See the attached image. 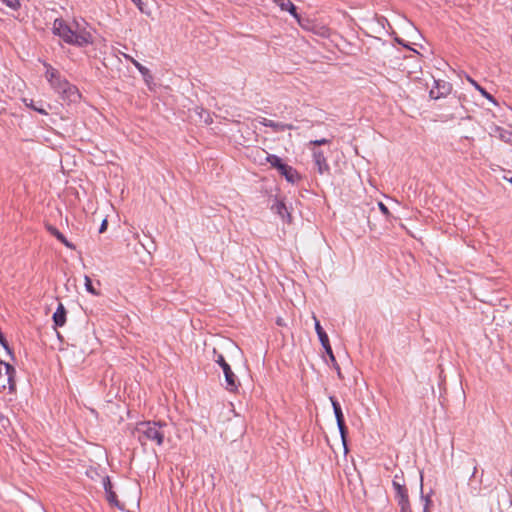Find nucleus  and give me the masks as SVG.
Wrapping results in <instances>:
<instances>
[{
    "instance_id": "nucleus-1",
    "label": "nucleus",
    "mask_w": 512,
    "mask_h": 512,
    "mask_svg": "<svg viewBox=\"0 0 512 512\" xmlns=\"http://www.w3.org/2000/svg\"><path fill=\"white\" fill-rule=\"evenodd\" d=\"M45 78L51 88L60 95L63 101L76 103L80 100L81 94L78 88L71 84L61 73L50 64L44 63Z\"/></svg>"
},
{
    "instance_id": "nucleus-2",
    "label": "nucleus",
    "mask_w": 512,
    "mask_h": 512,
    "mask_svg": "<svg viewBox=\"0 0 512 512\" xmlns=\"http://www.w3.org/2000/svg\"><path fill=\"white\" fill-rule=\"evenodd\" d=\"M53 33L62 38L66 43L79 47L93 42L92 35L88 30L80 28L78 23H76V29L74 30L63 19L54 20Z\"/></svg>"
},
{
    "instance_id": "nucleus-3",
    "label": "nucleus",
    "mask_w": 512,
    "mask_h": 512,
    "mask_svg": "<svg viewBox=\"0 0 512 512\" xmlns=\"http://www.w3.org/2000/svg\"><path fill=\"white\" fill-rule=\"evenodd\" d=\"M166 427L167 424L162 422H141L136 425L134 435L143 446L147 444L161 446L164 441V429Z\"/></svg>"
},
{
    "instance_id": "nucleus-4",
    "label": "nucleus",
    "mask_w": 512,
    "mask_h": 512,
    "mask_svg": "<svg viewBox=\"0 0 512 512\" xmlns=\"http://www.w3.org/2000/svg\"><path fill=\"white\" fill-rule=\"evenodd\" d=\"M214 358L213 360L222 368L224 376H225V389L229 392L238 391V387L240 382L237 376L232 371L230 365L226 362L224 356L220 353H217V350L213 349Z\"/></svg>"
},
{
    "instance_id": "nucleus-5",
    "label": "nucleus",
    "mask_w": 512,
    "mask_h": 512,
    "mask_svg": "<svg viewBox=\"0 0 512 512\" xmlns=\"http://www.w3.org/2000/svg\"><path fill=\"white\" fill-rule=\"evenodd\" d=\"M15 368L0 360V391H3L5 389H9L10 391H13L15 389Z\"/></svg>"
},
{
    "instance_id": "nucleus-6",
    "label": "nucleus",
    "mask_w": 512,
    "mask_h": 512,
    "mask_svg": "<svg viewBox=\"0 0 512 512\" xmlns=\"http://www.w3.org/2000/svg\"><path fill=\"white\" fill-rule=\"evenodd\" d=\"M392 484L396 491V496L398 500V505L400 506V510L405 512V509L410 507L407 490L404 484L400 482L398 475L394 476Z\"/></svg>"
},
{
    "instance_id": "nucleus-7",
    "label": "nucleus",
    "mask_w": 512,
    "mask_h": 512,
    "mask_svg": "<svg viewBox=\"0 0 512 512\" xmlns=\"http://www.w3.org/2000/svg\"><path fill=\"white\" fill-rule=\"evenodd\" d=\"M310 151L312 153L313 162L317 168V172L320 175L326 174L330 172V166L328 161L320 149L317 147H310Z\"/></svg>"
},
{
    "instance_id": "nucleus-8",
    "label": "nucleus",
    "mask_w": 512,
    "mask_h": 512,
    "mask_svg": "<svg viewBox=\"0 0 512 512\" xmlns=\"http://www.w3.org/2000/svg\"><path fill=\"white\" fill-rule=\"evenodd\" d=\"M313 320H314V323H315V330H316V333L319 337V340L323 346V348L325 349V352L327 353V355L329 356V359L331 362H335V356L333 354V351H332V348L330 346V342H329V338H328V335L326 334V332L323 330L322 326L320 325V322L319 320L317 319V317L315 316V314H313Z\"/></svg>"
},
{
    "instance_id": "nucleus-9",
    "label": "nucleus",
    "mask_w": 512,
    "mask_h": 512,
    "mask_svg": "<svg viewBox=\"0 0 512 512\" xmlns=\"http://www.w3.org/2000/svg\"><path fill=\"white\" fill-rule=\"evenodd\" d=\"M434 86L430 89L429 96L432 99L445 97L451 91V85L444 80H434Z\"/></svg>"
},
{
    "instance_id": "nucleus-10",
    "label": "nucleus",
    "mask_w": 512,
    "mask_h": 512,
    "mask_svg": "<svg viewBox=\"0 0 512 512\" xmlns=\"http://www.w3.org/2000/svg\"><path fill=\"white\" fill-rule=\"evenodd\" d=\"M257 120L261 125L271 128L273 130V132H276V133L282 132L285 130H292L295 128L294 125H292V124L275 122V121L267 119L265 117H259Z\"/></svg>"
},
{
    "instance_id": "nucleus-11",
    "label": "nucleus",
    "mask_w": 512,
    "mask_h": 512,
    "mask_svg": "<svg viewBox=\"0 0 512 512\" xmlns=\"http://www.w3.org/2000/svg\"><path fill=\"white\" fill-rule=\"evenodd\" d=\"M269 153L260 147H254L250 150L249 158L257 165L263 166L269 160Z\"/></svg>"
},
{
    "instance_id": "nucleus-12",
    "label": "nucleus",
    "mask_w": 512,
    "mask_h": 512,
    "mask_svg": "<svg viewBox=\"0 0 512 512\" xmlns=\"http://www.w3.org/2000/svg\"><path fill=\"white\" fill-rule=\"evenodd\" d=\"M278 172L287 180V182L292 184L297 183L301 179V176L297 170L287 164H284L283 167L278 170Z\"/></svg>"
},
{
    "instance_id": "nucleus-13",
    "label": "nucleus",
    "mask_w": 512,
    "mask_h": 512,
    "mask_svg": "<svg viewBox=\"0 0 512 512\" xmlns=\"http://www.w3.org/2000/svg\"><path fill=\"white\" fill-rule=\"evenodd\" d=\"M46 229L48 232L55 236L61 243H63L67 248L74 250L75 246L67 238L54 226L47 224Z\"/></svg>"
},
{
    "instance_id": "nucleus-14",
    "label": "nucleus",
    "mask_w": 512,
    "mask_h": 512,
    "mask_svg": "<svg viewBox=\"0 0 512 512\" xmlns=\"http://www.w3.org/2000/svg\"><path fill=\"white\" fill-rule=\"evenodd\" d=\"M54 324L62 327L66 322V309L62 303L58 304L56 311L53 314Z\"/></svg>"
},
{
    "instance_id": "nucleus-15",
    "label": "nucleus",
    "mask_w": 512,
    "mask_h": 512,
    "mask_svg": "<svg viewBox=\"0 0 512 512\" xmlns=\"http://www.w3.org/2000/svg\"><path fill=\"white\" fill-rule=\"evenodd\" d=\"M133 65L137 68V70L141 73V75L143 76L144 78V81L145 83L150 86V84L152 83L153 81V77L149 71L148 68H146L145 66H143L140 62L138 61H133Z\"/></svg>"
},
{
    "instance_id": "nucleus-16",
    "label": "nucleus",
    "mask_w": 512,
    "mask_h": 512,
    "mask_svg": "<svg viewBox=\"0 0 512 512\" xmlns=\"http://www.w3.org/2000/svg\"><path fill=\"white\" fill-rule=\"evenodd\" d=\"M275 3L282 11H288L294 17H297L296 7L290 0H275Z\"/></svg>"
},
{
    "instance_id": "nucleus-17",
    "label": "nucleus",
    "mask_w": 512,
    "mask_h": 512,
    "mask_svg": "<svg viewBox=\"0 0 512 512\" xmlns=\"http://www.w3.org/2000/svg\"><path fill=\"white\" fill-rule=\"evenodd\" d=\"M272 209L282 218H288L290 220V213L286 205L282 201H276V203L272 206Z\"/></svg>"
},
{
    "instance_id": "nucleus-18",
    "label": "nucleus",
    "mask_w": 512,
    "mask_h": 512,
    "mask_svg": "<svg viewBox=\"0 0 512 512\" xmlns=\"http://www.w3.org/2000/svg\"><path fill=\"white\" fill-rule=\"evenodd\" d=\"M330 401L332 403V407L334 410L335 418L337 421V424H342V421H344V416L340 407V404L334 397H330Z\"/></svg>"
},
{
    "instance_id": "nucleus-19",
    "label": "nucleus",
    "mask_w": 512,
    "mask_h": 512,
    "mask_svg": "<svg viewBox=\"0 0 512 512\" xmlns=\"http://www.w3.org/2000/svg\"><path fill=\"white\" fill-rule=\"evenodd\" d=\"M467 80L469 81V83H471V85L475 87L476 90H478L481 93V95H483L486 99L496 104V101L493 98V96L490 93H488L483 87H481L474 79H472L471 77H467Z\"/></svg>"
},
{
    "instance_id": "nucleus-20",
    "label": "nucleus",
    "mask_w": 512,
    "mask_h": 512,
    "mask_svg": "<svg viewBox=\"0 0 512 512\" xmlns=\"http://www.w3.org/2000/svg\"><path fill=\"white\" fill-rule=\"evenodd\" d=\"M270 164V166L277 171L280 170L285 163H283L282 159L278 157L277 155L270 154L269 160H267V164Z\"/></svg>"
},
{
    "instance_id": "nucleus-21",
    "label": "nucleus",
    "mask_w": 512,
    "mask_h": 512,
    "mask_svg": "<svg viewBox=\"0 0 512 512\" xmlns=\"http://www.w3.org/2000/svg\"><path fill=\"white\" fill-rule=\"evenodd\" d=\"M495 132H498V137L505 142H512V132L503 130L499 127H496Z\"/></svg>"
},
{
    "instance_id": "nucleus-22",
    "label": "nucleus",
    "mask_w": 512,
    "mask_h": 512,
    "mask_svg": "<svg viewBox=\"0 0 512 512\" xmlns=\"http://www.w3.org/2000/svg\"><path fill=\"white\" fill-rule=\"evenodd\" d=\"M84 282H85V288L89 293H91L92 295H95V296L100 295V292L94 288L89 276H87V275L84 276Z\"/></svg>"
},
{
    "instance_id": "nucleus-23",
    "label": "nucleus",
    "mask_w": 512,
    "mask_h": 512,
    "mask_svg": "<svg viewBox=\"0 0 512 512\" xmlns=\"http://www.w3.org/2000/svg\"><path fill=\"white\" fill-rule=\"evenodd\" d=\"M106 497H107V500L108 502L113 505V506H116L118 507L119 509H123V507L120 505V503L118 502L117 500V496L115 494L114 491L112 490H108V493H106Z\"/></svg>"
},
{
    "instance_id": "nucleus-24",
    "label": "nucleus",
    "mask_w": 512,
    "mask_h": 512,
    "mask_svg": "<svg viewBox=\"0 0 512 512\" xmlns=\"http://www.w3.org/2000/svg\"><path fill=\"white\" fill-rule=\"evenodd\" d=\"M1 2L13 10H17L20 7L19 0H1Z\"/></svg>"
},
{
    "instance_id": "nucleus-25",
    "label": "nucleus",
    "mask_w": 512,
    "mask_h": 512,
    "mask_svg": "<svg viewBox=\"0 0 512 512\" xmlns=\"http://www.w3.org/2000/svg\"><path fill=\"white\" fill-rule=\"evenodd\" d=\"M330 143V140L329 139H326V138H322V139H318V140H312L310 141L307 146L308 148L310 149V147H316V146H319V145H324V144H329Z\"/></svg>"
},
{
    "instance_id": "nucleus-26",
    "label": "nucleus",
    "mask_w": 512,
    "mask_h": 512,
    "mask_svg": "<svg viewBox=\"0 0 512 512\" xmlns=\"http://www.w3.org/2000/svg\"><path fill=\"white\" fill-rule=\"evenodd\" d=\"M338 428H339V432L341 434V438L343 440V442L345 443V438H346V432H347V429H346V426H345V423L344 421H342V424H337Z\"/></svg>"
},
{
    "instance_id": "nucleus-27",
    "label": "nucleus",
    "mask_w": 512,
    "mask_h": 512,
    "mask_svg": "<svg viewBox=\"0 0 512 512\" xmlns=\"http://www.w3.org/2000/svg\"><path fill=\"white\" fill-rule=\"evenodd\" d=\"M103 485L106 493H108V490H112V484L109 477H105L103 479Z\"/></svg>"
},
{
    "instance_id": "nucleus-28",
    "label": "nucleus",
    "mask_w": 512,
    "mask_h": 512,
    "mask_svg": "<svg viewBox=\"0 0 512 512\" xmlns=\"http://www.w3.org/2000/svg\"><path fill=\"white\" fill-rule=\"evenodd\" d=\"M378 207H379L380 211H381L384 215L388 216V215L390 214L389 209H388V208L386 207V205H385V204H383L382 202H379V203H378Z\"/></svg>"
},
{
    "instance_id": "nucleus-29",
    "label": "nucleus",
    "mask_w": 512,
    "mask_h": 512,
    "mask_svg": "<svg viewBox=\"0 0 512 512\" xmlns=\"http://www.w3.org/2000/svg\"><path fill=\"white\" fill-rule=\"evenodd\" d=\"M33 110H34V111H36V112H38V113H40V114L48 115L47 110H46V109H44L42 105H40V106L35 105V106L33 107Z\"/></svg>"
},
{
    "instance_id": "nucleus-30",
    "label": "nucleus",
    "mask_w": 512,
    "mask_h": 512,
    "mask_svg": "<svg viewBox=\"0 0 512 512\" xmlns=\"http://www.w3.org/2000/svg\"><path fill=\"white\" fill-rule=\"evenodd\" d=\"M331 363H332V365H333L334 369L336 370V372H337V375H338L339 379H343V375H342V373H341V369H340V367H339V365H338L337 361L335 360V362H331Z\"/></svg>"
},
{
    "instance_id": "nucleus-31",
    "label": "nucleus",
    "mask_w": 512,
    "mask_h": 512,
    "mask_svg": "<svg viewBox=\"0 0 512 512\" xmlns=\"http://www.w3.org/2000/svg\"><path fill=\"white\" fill-rule=\"evenodd\" d=\"M22 101L27 107L31 109H33V107L35 106L34 101L32 99L22 98Z\"/></svg>"
},
{
    "instance_id": "nucleus-32",
    "label": "nucleus",
    "mask_w": 512,
    "mask_h": 512,
    "mask_svg": "<svg viewBox=\"0 0 512 512\" xmlns=\"http://www.w3.org/2000/svg\"><path fill=\"white\" fill-rule=\"evenodd\" d=\"M106 228H107V220H106V219H104V220L102 221L101 226H100L99 232H100V233H103V232L106 230Z\"/></svg>"
},
{
    "instance_id": "nucleus-33",
    "label": "nucleus",
    "mask_w": 512,
    "mask_h": 512,
    "mask_svg": "<svg viewBox=\"0 0 512 512\" xmlns=\"http://www.w3.org/2000/svg\"><path fill=\"white\" fill-rule=\"evenodd\" d=\"M121 54H122V56H123L126 60L130 61L132 64H133V61H136V60H135L132 56H130L129 54H126V53H121Z\"/></svg>"
},
{
    "instance_id": "nucleus-34",
    "label": "nucleus",
    "mask_w": 512,
    "mask_h": 512,
    "mask_svg": "<svg viewBox=\"0 0 512 512\" xmlns=\"http://www.w3.org/2000/svg\"><path fill=\"white\" fill-rule=\"evenodd\" d=\"M140 10H142V0H131Z\"/></svg>"
},
{
    "instance_id": "nucleus-35",
    "label": "nucleus",
    "mask_w": 512,
    "mask_h": 512,
    "mask_svg": "<svg viewBox=\"0 0 512 512\" xmlns=\"http://www.w3.org/2000/svg\"><path fill=\"white\" fill-rule=\"evenodd\" d=\"M429 503H430V500L427 498V499H426V504H425V507H424V511H423V512H430L429 507H428Z\"/></svg>"
},
{
    "instance_id": "nucleus-36",
    "label": "nucleus",
    "mask_w": 512,
    "mask_h": 512,
    "mask_svg": "<svg viewBox=\"0 0 512 512\" xmlns=\"http://www.w3.org/2000/svg\"><path fill=\"white\" fill-rule=\"evenodd\" d=\"M206 123H210L211 122V119L210 117L208 116V118L205 120Z\"/></svg>"
},
{
    "instance_id": "nucleus-37",
    "label": "nucleus",
    "mask_w": 512,
    "mask_h": 512,
    "mask_svg": "<svg viewBox=\"0 0 512 512\" xmlns=\"http://www.w3.org/2000/svg\"><path fill=\"white\" fill-rule=\"evenodd\" d=\"M510 182L512 183V178L510 179Z\"/></svg>"
}]
</instances>
